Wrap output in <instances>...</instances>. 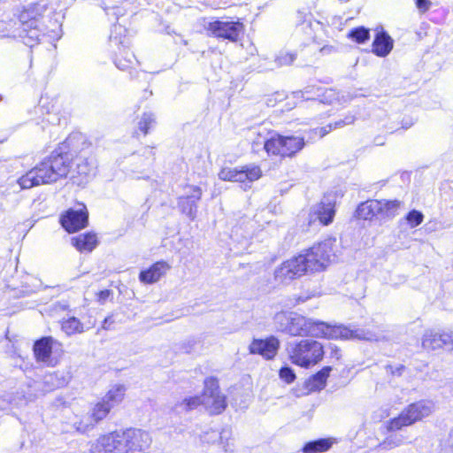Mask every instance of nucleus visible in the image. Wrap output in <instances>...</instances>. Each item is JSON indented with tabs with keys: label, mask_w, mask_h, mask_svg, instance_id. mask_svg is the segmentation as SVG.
<instances>
[{
	"label": "nucleus",
	"mask_w": 453,
	"mask_h": 453,
	"mask_svg": "<svg viewBox=\"0 0 453 453\" xmlns=\"http://www.w3.org/2000/svg\"><path fill=\"white\" fill-rule=\"evenodd\" d=\"M273 324L279 333L290 337L371 341L375 336L373 334L361 329L352 330L342 325H330L285 311H279L273 316Z\"/></svg>",
	"instance_id": "obj_1"
},
{
	"label": "nucleus",
	"mask_w": 453,
	"mask_h": 453,
	"mask_svg": "<svg viewBox=\"0 0 453 453\" xmlns=\"http://www.w3.org/2000/svg\"><path fill=\"white\" fill-rule=\"evenodd\" d=\"M151 444L149 433L135 427L115 429L103 434L91 443L90 453H134L145 451Z\"/></svg>",
	"instance_id": "obj_2"
},
{
	"label": "nucleus",
	"mask_w": 453,
	"mask_h": 453,
	"mask_svg": "<svg viewBox=\"0 0 453 453\" xmlns=\"http://www.w3.org/2000/svg\"><path fill=\"white\" fill-rule=\"evenodd\" d=\"M76 144L82 145V149L89 147L87 136L81 134H70L45 157L55 182L65 179L72 171L73 157L72 147Z\"/></svg>",
	"instance_id": "obj_3"
},
{
	"label": "nucleus",
	"mask_w": 453,
	"mask_h": 453,
	"mask_svg": "<svg viewBox=\"0 0 453 453\" xmlns=\"http://www.w3.org/2000/svg\"><path fill=\"white\" fill-rule=\"evenodd\" d=\"M46 10V4L35 2L22 6L16 14L22 28L21 37L29 47L38 44L44 35L43 18Z\"/></svg>",
	"instance_id": "obj_4"
},
{
	"label": "nucleus",
	"mask_w": 453,
	"mask_h": 453,
	"mask_svg": "<svg viewBox=\"0 0 453 453\" xmlns=\"http://www.w3.org/2000/svg\"><path fill=\"white\" fill-rule=\"evenodd\" d=\"M303 136L283 134L273 130L268 131V137L264 141L263 149L270 158L280 161L294 158L305 147Z\"/></svg>",
	"instance_id": "obj_5"
},
{
	"label": "nucleus",
	"mask_w": 453,
	"mask_h": 453,
	"mask_svg": "<svg viewBox=\"0 0 453 453\" xmlns=\"http://www.w3.org/2000/svg\"><path fill=\"white\" fill-rule=\"evenodd\" d=\"M325 346L315 339H302L290 345L289 361L301 368L309 369L322 362Z\"/></svg>",
	"instance_id": "obj_6"
},
{
	"label": "nucleus",
	"mask_w": 453,
	"mask_h": 453,
	"mask_svg": "<svg viewBox=\"0 0 453 453\" xmlns=\"http://www.w3.org/2000/svg\"><path fill=\"white\" fill-rule=\"evenodd\" d=\"M109 39L116 66L121 70L133 69L138 61L130 49L131 42L127 29L119 23L113 24Z\"/></svg>",
	"instance_id": "obj_7"
},
{
	"label": "nucleus",
	"mask_w": 453,
	"mask_h": 453,
	"mask_svg": "<svg viewBox=\"0 0 453 453\" xmlns=\"http://www.w3.org/2000/svg\"><path fill=\"white\" fill-rule=\"evenodd\" d=\"M334 242V239H325L301 251L311 274L324 272L333 263L335 257Z\"/></svg>",
	"instance_id": "obj_8"
},
{
	"label": "nucleus",
	"mask_w": 453,
	"mask_h": 453,
	"mask_svg": "<svg viewBox=\"0 0 453 453\" xmlns=\"http://www.w3.org/2000/svg\"><path fill=\"white\" fill-rule=\"evenodd\" d=\"M433 412V405L429 401L418 400L406 405L397 416L389 418L386 423L388 432H396L403 427L411 426L422 421Z\"/></svg>",
	"instance_id": "obj_9"
},
{
	"label": "nucleus",
	"mask_w": 453,
	"mask_h": 453,
	"mask_svg": "<svg viewBox=\"0 0 453 453\" xmlns=\"http://www.w3.org/2000/svg\"><path fill=\"white\" fill-rule=\"evenodd\" d=\"M87 142L89 143V147L84 150L81 144L72 147L73 161H75V168L73 170L72 179L79 185L86 183L88 179L96 174L97 169L93 142L88 137Z\"/></svg>",
	"instance_id": "obj_10"
},
{
	"label": "nucleus",
	"mask_w": 453,
	"mask_h": 453,
	"mask_svg": "<svg viewBox=\"0 0 453 453\" xmlns=\"http://www.w3.org/2000/svg\"><path fill=\"white\" fill-rule=\"evenodd\" d=\"M403 202L397 199H370L361 203L356 210V217L362 220H372L375 218L390 219L399 213Z\"/></svg>",
	"instance_id": "obj_11"
},
{
	"label": "nucleus",
	"mask_w": 453,
	"mask_h": 453,
	"mask_svg": "<svg viewBox=\"0 0 453 453\" xmlns=\"http://www.w3.org/2000/svg\"><path fill=\"white\" fill-rule=\"evenodd\" d=\"M202 390L203 408L210 416L222 414L228 406L227 396L220 388L219 380L209 376L203 380Z\"/></svg>",
	"instance_id": "obj_12"
},
{
	"label": "nucleus",
	"mask_w": 453,
	"mask_h": 453,
	"mask_svg": "<svg viewBox=\"0 0 453 453\" xmlns=\"http://www.w3.org/2000/svg\"><path fill=\"white\" fill-rule=\"evenodd\" d=\"M311 274L301 252L282 261L274 270V280L280 283H288Z\"/></svg>",
	"instance_id": "obj_13"
},
{
	"label": "nucleus",
	"mask_w": 453,
	"mask_h": 453,
	"mask_svg": "<svg viewBox=\"0 0 453 453\" xmlns=\"http://www.w3.org/2000/svg\"><path fill=\"white\" fill-rule=\"evenodd\" d=\"M17 183L21 189H29L42 185L56 183L48 163L43 157L34 167L27 170L17 180Z\"/></svg>",
	"instance_id": "obj_14"
},
{
	"label": "nucleus",
	"mask_w": 453,
	"mask_h": 453,
	"mask_svg": "<svg viewBox=\"0 0 453 453\" xmlns=\"http://www.w3.org/2000/svg\"><path fill=\"white\" fill-rule=\"evenodd\" d=\"M77 208H69L59 216L61 226L68 234L78 233L88 226L89 212L84 203L78 202Z\"/></svg>",
	"instance_id": "obj_15"
},
{
	"label": "nucleus",
	"mask_w": 453,
	"mask_h": 453,
	"mask_svg": "<svg viewBox=\"0 0 453 453\" xmlns=\"http://www.w3.org/2000/svg\"><path fill=\"white\" fill-rule=\"evenodd\" d=\"M206 31L215 38L235 42L244 33L245 26L240 19L231 21L215 19L208 23Z\"/></svg>",
	"instance_id": "obj_16"
},
{
	"label": "nucleus",
	"mask_w": 453,
	"mask_h": 453,
	"mask_svg": "<svg viewBox=\"0 0 453 453\" xmlns=\"http://www.w3.org/2000/svg\"><path fill=\"white\" fill-rule=\"evenodd\" d=\"M183 189L187 192L179 196L178 207L182 214L194 219L197 213V203L202 199V188L199 186L186 184Z\"/></svg>",
	"instance_id": "obj_17"
},
{
	"label": "nucleus",
	"mask_w": 453,
	"mask_h": 453,
	"mask_svg": "<svg viewBox=\"0 0 453 453\" xmlns=\"http://www.w3.org/2000/svg\"><path fill=\"white\" fill-rule=\"evenodd\" d=\"M111 409L101 398L91 404L87 416L81 418L77 425V429L82 432L93 429L99 423L107 418Z\"/></svg>",
	"instance_id": "obj_18"
},
{
	"label": "nucleus",
	"mask_w": 453,
	"mask_h": 453,
	"mask_svg": "<svg viewBox=\"0 0 453 453\" xmlns=\"http://www.w3.org/2000/svg\"><path fill=\"white\" fill-rule=\"evenodd\" d=\"M280 346V340L270 335L265 338H255L249 345V353L261 356L265 360H273L278 354Z\"/></svg>",
	"instance_id": "obj_19"
},
{
	"label": "nucleus",
	"mask_w": 453,
	"mask_h": 453,
	"mask_svg": "<svg viewBox=\"0 0 453 453\" xmlns=\"http://www.w3.org/2000/svg\"><path fill=\"white\" fill-rule=\"evenodd\" d=\"M171 265L167 261L158 260L149 267L140 271L138 279L145 285H151L159 281L170 271Z\"/></svg>",
	"instance_id": "obj_20"
},
{
	"label": "nucleus",
	"mask_w": 453,
	"mask_h": 453,
	"mask_svg": "<svg viewBox=\"0 0 453 453\" xmlns=\"http://www.w3.org/2000/svg\"><path fill=\"white\" fill-rule=\"evenodd\" d=\"M335 213V200H327L319 202L311 212V216H313L314 220H318L321 226H326L333 223Z\"/></svg>",
	"instance_id": "obj_21"
},
{
	"label": "nucleus",
	"mask_w": 453,
	"mask_h": 453,
	"mask_svg": "<svg viewBox=\"0 0 453 453\" xmlns=\"http://www.w3.org/2000/svg\"><path fill=\"white\" fill-rule=\"evenodd\" d=\"M56 342L52 336H43L35 341L33 354L37 362L49 363L51 360L53 344Z\"/></svg>",
	"instance_id": "obj_22"
},
{
	"label": "nucleus",
	"mask_w": 453,
	"mask_h": 453,
	"mask_svg": "<svg viewBox=\"0 0 453 453\" xmlns=\"http://www.w3.org/2000/svg\"><path fill=\"white\" fill-rule=\"evenodd\" d=\"M97 234L93 231L77 234L71 238V244L80 253H90L98 245Z\"/></svg>",
	"instance_id": "obj_23"
},
{
	"label": "nucleus",
	"mask_w": 453,
	"mask_h": 453,
	"mask_svg": "<svg viewBox=\"0 0 453 453\" xmlns=\"http://www.w3.org/2000/svg\"><path fill=\"white\" fill-rule=\"evenodd\" d=\"M394 46V41L391 36L383 29L377 32L372 43V51L377 57L384 58L388 56Z\"/></svg>",
	"instance_id": "obj_24"
},
{
	"label": "nucleus",
	"mask_w": 453,
	"mask_h": 453,
	"mask_svg": "<svg viewBox=\"0 0 453 453\" xmlns=\"http://www.w3.org/2000/svg\"><path fill=\"white\" fill-rule=\"evenodd\" d=\"M332 372L329 365L323 366L320 370L311 375L306 381V388L309 391L316 392L324 389Z\"/></svg>",
	"instance_id": "obj_25"
},
{
	"label": "nucleus",
	"mask_w": 453,
	"mask_h": 453,
	"mask_svg": "<svg viewBox=\"0 0 453 453\" xmlns=\"http://www.w3.org/2000/svg\"><path fill=\"white\" fill-rule=\"evenodd\" d=\"M127 395V387L124 384H115L111 386L101 399L107 404L111 409L114 405L121 403Z\"/></svg>",
	"instance_id": "obj_26"
},
{
	"label": "nucleus",
	"mask_w": 453,
	"mask_h": 453,
	"mask_svg": "<svg viewBox=\"0 0 453 453\" xmlns=\"http://www.w3.org/2000/svg\"><path fill=\"white\" fill-rule=\"evenodd\" d=\"M60 329L66 336L81 334L86 327L80 319L71 316L59 321Z\"/></svg>",
	"instance_id": "obj_27"
},
{
	"label": "nucleus",
	"mask_w": 453,
	"mask_h": 453,
	"mask_svg": "<svg viewBox=\"0 0 453 453\" xmlns=\"http://www.w3.org/2000/svg\"><path fill=\"white\" fill-rule=\"evenodd\" d=\"M334 444L331 438H320L307 441L302 447L303 453H324L328 451Z\"/></svg>",
	"instance_id": "obj_28"
},
{
	"label": "nucleus",
	"mask_w": 453,
	"mask_h": 453,
	"mask_svg": "<svg viewBox=\"0 0 453 453\" xmlns=\"http://www.w3.org/2000/svg\"><path fill=\"white\" fill-rule=\"evenodd\" d=\"M263 175L259 165H243L238 170L237 181L240 183L253 182Z\"/></svg>",
	"instance_id": "obj_29"
},
{
	"label": "nucleus",
	"mask_w": 453,
	"mask_h": 453,
	"mask_svg": "<svg viewBox=\"0 0 453 453\" xmlns=\"http://www.w3.org/2000/svg\"><path fill=\"white\" fill-rule=\"evenodd\" d=\"M347 38L357 44L365 43L370 40V29L364 26L356 27L349 31Z\"/></svg>",
	"instance_id": "obj_30"
},
{
	"label": "nucleus",
	"mask_w": 453,
	"mask_h": 453,
	"mask_svg": "<svg viewBox=\"0 0 453 453\" xmlns=\"http://www.w3.org/2000/svg\"><path fill=\"white\" fill-rule=\"evenodd\" d=\"M443 336L444 334L438 332H430L424 335L422 344L425 348L434 349L445 342Z\"/></svg>",
	"instance_id": "obj_31"
},
{
	"label": "nucleus",
	"mask_w": 453,
	"mask_h": 453,
	"mask_svg": "<svg viewBox=\"0 0 453 453\" xmlns=\"http://www.w3.org/2000/svg\"><path fill=\"white\" fill-rule=\"evenodd\" d=\"M155 122L156 119L152 113L144 112L137 123L138 131H136V134H142L143 135L148 134L150 129L153 127Z\"/></svg>",
	"instance_id": "obj_32"
},
{
	"label": "nucleus",
	"mask_w": 453,
	"mask_h": 453,
	"mask_svg": "<svg viewBox=\"0 0 453 453\" xmlns=\"http://www.w3.org/2000/svg\"><path fill=\"white\" fill-rule=\"evenodd\" d=\"M180 406L182 407V410L186 412L196 410L200 406H203L202 394L200 395H196L185 397L181 401Z\"/></svg>",
	"instance_id": "obj_33"
},
{
	"label": "nucleus",
	"mask_w": 453,
	"mask_h": 453,
	"mask_svg": "<svg viewBox=\"0 0 453 453\" xmlns=\"http://www.w3.org/2000/svg\"><path fill=\"white\" fill-rule=\"evenodd\" d=\"M239 168L222 167L219 172V178L223 181L236 182Z\"/></svg>",
	"instance_id": "obj_34"
},
{
	"label": "nucleus",
	"mask_w": 453,
	"mask_h": 453,
	"mask_svg": "<svg viewBox=\"0 0 453 453\" xmlns=\"http://www.w3.org/2000/svg\"><path fill=\"white\" fill-rule=\"evenodd\" d=\"M340 125L341 124L338 122L330 123L323 127H315L311 129L310 133L313 135L314 138L321 139Z\"/></svg>",
	"instance_id": "obj_35"
},
{
	"label": "nucleus",
	"mask_w": 453,
	"mask_h": 453,
	"mask_svg": "<svg viewBox=\"0 0 453 453\" xmlns=\"http://www.w3.org/2000/svg\"><path fill=\"white\" fill-rule=\"evenodd\" d=\"M405 219L411 227H416L423 222L424 215L419 211L411 210L405 215Z\"/></svg>",
	"instance_id": "obj_36"
},
{
	"label": "nucleus",
	"mask_w": 453,
	"mask_h": 453,
	"mask_svg": "<svg viewBox=\"0 0 453 453\" xmlns=\"http://www.w3.org/2000/svg\"><path fill=\"white\" fill-rule=\"evenodd\" d=\"M279 376L287 384L293 383L296 379L294 370L288 366L281 367L279 371Z\"/></svg>",
	"instance_id": "obj_37"
},
{
	"label": "nucleus",
	"mask_w": 453,
	"mask_h": 453,
	"mask_svg": "<svg viewBox=\"0 0 453 453\" xmlns=\"http://www.w3.org/2000/svg\"><path fill=\"white\" fill-rule=\"evenodd\" d=\"M112 296L111 289H103L96 294V301L103 304Z\"/></svg>",
	"instance_id": "obj_38"
},
{
	"label": "nucleus",
	"mask_w": 453,
	"mask_h": 453,
	"mask_svg": "<svg viewBox=\"0 0 453 453\" xmlns=\"http://www.w3.org/2000/svg\"><path fill=\"white\" fill-rule=\"evenodd\" d=\"M416 7L423 13L426 12L431 6L429 0H415Z\"/></svg>",
	"instance_id": "obj_39"
},
{
	"label": "nucleus",
	"mask_w": 453,
	"mask_h": 453,
	"mask_svg": "<svg viewBox=\"0 0 453 453\" xmlns=\"http://www.w3.org/2000/svg\"><path fill=\"white\" fill-rule=\"evenodd\" d=\"M399 444L400 443L397 441H394L392 440H389L388 438H386L380 444V446H384L385 448H394V447H397Z\"/></svg>",
	"instance_id": "obj_40"
},
{
	"label": "nucleus",
	"mask_w": 453,
	"mask_h": 453,
	"mask_svg": "<svg viewBox=\"0 0 453 453\" xmlns=\"http://www.w3.org/2000/svg\"><path fill=\"white\" fill-rule=\"evenodd\" d=\"M390 370H391L390 372H391V373L393 375H398L399 376V375H401L404 372L405 366L403 365H398V366H396L395 368L390 366Z\"/></svg>",
	"instance_id": "obj_41"
},
{
	"label": "nucleus",
	"mask_w": 453,
	"mask_h": 453,
	"mask_svg": "<svg viewBox=\"0 0 453 453\" xmlns=\"http://www.w3.org/2000/svg\"><path fill=\"white\" fill-rule=\"evenodd\" d=\"M331 355L336 359V360H340L341 359V350L338 347H334L332 349H331Z\"/></svg>",
	"instance_id": "obj_42"
},
{
	"label": "nucleus",
	"mask_w": 453,
	"mask_h": 453,
	"mask_svg": "<svg viewBox=\"0 0 453 453\" xmlns=\"http://www.w3.org/2000/svg\"><path fill=\"white\" fill-rule=\"evenodd\" d=\"M55 377H57V374L55 372L49 373L48 375L45 376V378L49 379L50 381H52Z\"/></svg>",
	"instance_id": "obj_43"
},
{
	"label": "nucleus",
	"mask_w": 453,
	"mask_h": 453,
	"mask_svg": "<svg viewBox=\"0 0 453 453\" xmlns=\"http://www.w3.org/2000/svg\"><path fill=\"white\" fill-rule=\"evenodd\" d=\"M341 2H343V3H348L349 2L350 0H340Z\"/></svg>",
	"instance_id": "obj_44"
}]
</instances>
